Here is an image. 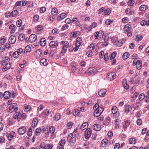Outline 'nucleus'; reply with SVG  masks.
Here are the masks:
<instances>
[{"mask_svg": "<svg viewBox=\"0 0 149 149\" xmlns=\"http://www.w3.org/2000/svg\"><path fill=\"white\" fill-rule=\"evenodd\" d=\"M107 92V90L105 89H102L98 92V95L100 97L104 96Z\"/></svg>", "mask_w": 149, "mask_h": 149, "instance_id": "nucleus-16", "label": "nucleus"}, {"mask_svg": "<svg viewBox=\"0 0 149 149\" xmlns=\"http://www.w3.org/2000/svg\"><path fill=\"white\" fill-rule=\"evenodd\" d=\"M130 125V120H126L123 125V128L124 129H127Z\"/></svg>", "mask_w": 149, "mask_h": 149, "instance_id": "nucleus-23", "label": "nucleus"}, {"mask_svg": "<svg viewBox=\"0 0 149 149\" xmlns=\"http://www.w3.org/2000/svg\"><path fill=\"white\" fill-rule=\"evenodd\" d=\"M91 130L89 128L88 129L86 130L85 132V136L86 139H88L90 138L91 136Z\"/></svg>", "mask_w": 149, "mask_h": 149, "instance_id": "nucleus-8", "label": "nucleus"}, {"mask_svg": "<svg viewBox=\"0 0 149 149\" xmlns=\"http://www.w3.org/2000/svg\"><path fill=\"white\" fill-rule=\"evenodd\" d=\"M11 16L12 17H15L18 14V11L17 10H13L11 13Z\"/></svg>", "mask_w": 149, "mask_h": 149, "instance_id": "nucleus-43", "label": "nucleus"}, {"mask_svg": "<svg viewBox=\"0 0 149 149\" xmlns=\"http://www.w3.org/2000/svg\"><path fill=\"white\" fill-rule=\"evenodd\" d=\"M26 131V127L24 126L19 128L18 130V133L20 134H24Z\"/></svg>", "mask_w": 149, "mask_h": 149, "instance_id": "nucleus-11", "label": "nucleus"}, {"mask_svg": "<svg viewBox=\"0 0 149 149\" xmlns=\"http://www.w3.org/2000/svg\"><path fill=\"white\" fill-rule=\"evenodd\" d=\"M49 131L51 133V134H53L54 131H55V129L54 128L53 126H51L49 127Z\"/></svg>", "mask_w": 149, "mask_h": 149, "instance_id": "nucleus-56", "label": "nucleus"}, {"mask_svg": "<svg viewBox=\"0 0 149 149\" xmlns=\"http://www.w3.org/2000/svg\"><path fill=\"white\" fill-rule=\"evenodd\" d=\"M97 70L94 67H92L90 68L85 72V74L87 75L90 76L93 75L97 72Z\"/></svg>", "mask_w": 149, "mask_h": 149, "instance_id": "nucleus-3", "label": "nucleus"}, {"mask_svg": "<svg viewBox=\"0 0 149 149\" xmlns=\"http://www.w3.org/2000/svg\"><path fill=\"white\" fill-rule=\"evenodd\" d=\"M145 97V95L144 94L141 93L139 96V99L140 100L142 101L143 100Z\"/></svg>", "mask_w": 149, "mask_h": 149, "instance_id": "nucleus-49", "label": "nucleus"}, {"mask_svg": "<svg viewBox=\"0 0 149 149\" xmlns=\"http://www.w3.org/2000/svg\"><path fill=\"white\" fill-rule=\"evenodd\" d=\"M58 45V42L57 41H53L50 42L49 44V47L53 48H57Z\"/></svg>", "mask_w": 149, "mask_h": 149, "instance_id": "nucleus-7", "label": "nucleus"}, {"mask_svg": "<svg viewBox=\"0 0 149 149\" xmlns=\"http://www.w3.org/2000/svg\"><path fill=\"white\" fill-rule=\"evenodd\" d=\"M51 13L54 16H56L58 14V10L56 8H53L52 9Z\"/></svg>", "mask_w": 149, "mask_h": 149, "instance_id": "nucleus-18", "label": "nucleus"}, {"mask_svg": "<svg viewBox=\"0 0 149 149\" xmlns=\"http://www.w3.org/2000/svg\"><path fill=\"white\" fill-rule=\"evenodd\" d=\"M46 8L44 7H41L40 10V12L41 13H44L46 11Z\"/></svg>", "mask_w": 149, "mask_h": 149, "instance_id": "nucleus-64", "label": "nucleus"}, {"mask_svg": "<svg viewBox=\"0 0 149 149\" xmlns=\"http://www.w3.org/2000/svg\"><path fill=\"white\" fill-rule=\"evenodd\" d=\"M38 119L36 118H34L32 122V127H34L35 126H36L38 123Z\"/></svg>", "mask_w": 149, "mask_h": 149, "instance_id": "nucleus-35", "label": "nucleus"}, {"mask_svg": "<svg viewBox=\"0 0 149 149\" xmlns=\"http://www.w3.org/2000/svg\"><path fill=\"white\" fill-rule=\"evenodd\" d=\"M9 41L11 44H14L15 41V37L13 35L10 36L9 38Z\"/></svg>", "mask_w": 149, "mask_h": 149, "instance_id": "nucleus-25", "label": "nucleus"}, {"mask_svg": "<svg viewBox=\"0 0 149 149\" xmlns=\"http://www.w3.org/2000/svg\"><path fill=\"white\" fill-rule=\"evenodd\" d=\"M41 51L40 50L38 49L36 50L35 53V55L37 57H40L41 55Z\"/></svg>", "mask_w": 149, "mask_h": 149, "instance_id": "nucleus-36", "label": "nucleus"}, {"mask_svg": "<svg viewBox=\"0 0 149 149\" xmlns=\"http://www.w3.org/2000/svg\"><path fill=\"white\" fill-rule=\"evenodd\" d=\"M108 143L107 141H105L104 140H102L101 143V145L102 147H105Z\"/></svg>", "mask_w": 149, "mask_h": 149, "instance_id": "nucleus-54", "label": "nucleus"}, {"mask_svg": "<svg viewBox=\"0 0 149 149\" xmlns=\"http://www.w3.org/2000/svg\"><path fill=\"white\" fill-rule=\"evenodd\" d=\"M88 123L87 122H85L83 123L81 127V130H83L86 129L88 127Z\"/></svg>", "mask_w": 149, "mask_h": 149, "instance_id": "nucleus-33", "label": "nucleus"}, {"mask_svg": "<svg viewBox=\"0 0 149 149\" xmlns=\"http://www.w3.org/2000/svg\"><path fill=\"white\" fill-rule=\"evenodd\" d=\"M42 131L41 129L40 128H37L36 129L35 132V135L36 136L39 135Z\"/></svg>", "mask_w": 149, "mask_h": 149, "instance_id": "nucleus-41", "label": "nucleus"}, {"mask_svg": "<svg viewBox=\"0 0 149 149\" xmlns=\"http://www.w3.org/2000/svg\"><path fill=\"white\" fill-rule=\"evenodd\" d=\"M11 66V64L10 63H8L3 67V71H6L8 70L9 69Z\"/></svg>", "mask_w": 149, "mask_h": 149, "instance_id": "nucleus-22", "label": "nucleus"}, {"mask_svg": "<svg viewBox=\"0 0 149 149\" xmlns=\"http://www.w3.org/2000/svg\"><path fill=\"white\" fill-rule=\"evenodd\" d=\"M116 77V75L114 72L108 73L107 75V77L108 80L111 81L114 79Z\"/></svg>", "mask_w": 149, "mask_h": 149, "instance_id": "nucleus-5", "label": "nucleus"}, {"mask_svg": "<svg viewBox=\"0 0 149 149\" xmlns=\"http://www.w3.org/2000/svg\"><path fill=\"white\" fill-rule=\"evenodd\" d=\"M93 129L95 131H100L101 129V126L98 124H95L93 126Z\"/></svg>", "mask_w": 149, "mask_h": 149, "instance_id": "nucleus-20", "label": "nucleus"}, {"mask_svg": "<svg viewBox=\"0 0 149 149\" xmlns=\"http://www.w3.org/2000/svg\"><path fill=\"white\" fill-rule=\"evenodd\" d=\"M147 95L146 96L145 100L146 102L149 101V90L148 91L147 93Z\"/></svg>", "mask_w": 149, "mask_h": 149, "instance_id": "nucleus-57", "label": "nucleus"}, {"mask_svg": "<svg viewBox=\"0 0 149 149\" xmlns=\"http://www.w3.org/2000/svg\"><path fill=\"white\" fill-rule=\"evenodd\" d=\"M19 56L18 52L17 51L15 52L13 54V56L15 58H18Z\"/></svg>", "mask_w": 149, "mask_h": 149, "instance_id": "nucleus-48", "label": "nucleus"}, {"mask_svg": "<svg viewBox=\"0 0 149 149\" xmlns=\"http://www.w3.org/2000/svg\"><path fill=\"white\" fill-rule=\"evenodd\" d=\"M148 8V6L145 5H141L139 7V10L141 11H144Z\"/></svg>", "mask_w": 149, "mask_h": 149, "instance_id": "nucleus-34", "label": "nucleus"}, {"mask_svg": "<svg viewBox=\"0 0 149 149\" xmlns=\"http://www.w3.org/2000/svg\"><path fill=\"white\" fill-rule=\"evenodd\" d=\"M43 29V27L41 25H38L37 27V33H40Z\"/></svg>", "mask_w": 149, "mask_h": 149, "instance_id": "nucleus-39", "label": "nucleus"}, {"mask_svg": "<svg viewBox=\"0 0 149 149\" xmlns=\"http://www.w3.org/2000/svg\"><path fill=\"white\" fill-rule=\"evenodd\" d=\"M111 111L115 116L118 117L119 116V113L117 111V108L116 106H113L111 108Z\"/></svg>", "mask_w": 149, "mask_h": 149, "instance_id": "nucleus-6", "label": "nucleus"}, {"mask_svg": "<svg viewBox=\"0 0 149 149\" xmlns=\"http://www.w3.org/2000/svg\"><path fill=\"white\" fill-rule=\"evenodd\" d=\"M129 56V54L128 52L125 53L123 55V59H127Z\"/></svg>", "mask_w": 149, "mask_h": 149, "instance_id": "nucleus-45", "label": "nucleus"}, {"mask_svg": "<svg viewBox=\"0 0 149 149\" xmlns=\"http://www.w3.org/2000/svg\"><path fill=\"white\" fill-rule=\"evenodd\" d=\"M31 48L30 45H27L25 48V51L26 52H30L31 51Z\"/></svg>", "mask_w": 149, "mask_h": 149, "instance_id": "nucleus-53", "label": "nucleus"}, {"mask_svg": "<svg viewBox=\"0 0 149 149\" xmlns=\"http://www.w3.org/2000/svg\"><path fill=\"white\" fill-rule=\"evenodd\" d=\"M113 22V21H111L110 19H107L105 22V23L107 25H109L111 24V23H112Z\"/></svg>", "mask_w": 149, "mask_h": 149, "instance_id": "nucleus-59", "label": "nucleus"}, {"mask_svg": "<svg viewBox=\"0 0 149 149\" xmlns=\"http://www.w3.org/2000/svg\"><path fill=\"white\" fill-rule=\"evenodd\" d=\"M77 136H78L79 137V136L78 134H77L76 135ZM79 139V138L77 137V138L75 137V136L74 137H73V134L72 133L70 134L68 137L67 140H76V139Z\"/></svg>", "mask_w": 149, "mask_h": 149, "instance_id": "nucleus-13", "label": "nucleus"}, {"mask_svg": "<svg viewBox=\"0 0 149 149\" xmlns=\"http://www.w3.org/2000/svg\"><path fill=\"white\" fill-rule=\"evenodd\" d=\"M71 65L72 67L71 71L72 72H74L76 71L77 69V64L75 62H73L71 64Z\"/></svg>", "mask_w": 149, "mask_h": 149, "instance_id": "nucleus-17", "label": "nucleus"}, {"mask_svg": "<svg viewBox=\"0 0 149 149\" xmlns=\"http://www.w3.org/2000/svg\"><path fill=\"white\" fill-rule=\"evenodd\" d=\"M111 119L109 117H107L104 122V124L105 125H108L110 123Z\"/></svg>", "mask_w": 149, "mask_h": 149, "instance_id": "nucleus-26", "label": "nucleus"}, {"mask_svg": "<svg viewBox=\"0 0 149 149\" xmlns=\"http://www.w3.org/2000/svg\"><path fill=\"white\" fill-rule=\"evenodd\" d=\"M65 143V140H60L59 142V144L60 146L58 147L57 149H63V146Z\"/></svg>", "mask_w": 149, "mask_h": 149, "instance_id": "nucleus-15", "label": "nucleus"}, {"mask_svg": "<svg viewBox=\"0 0 149 149\" xmlns=\"http://www.w3.org/2000/svg\"><path fill=\"white\" fill-rule=\"evenodd\" d=\"M111 10L109 8H107L106 10L104 11V13L105 15H108L111 13Z\"/></svg>", "mask_w": 149, "mask_h": 149, "instance_id": "nucleus-47", "label": "nucleus"}, {"mask_svg": "<svg viewBox=\"0 0 149 149\" xmlns=\"http://www.w3.org/2000/svg\"><path fill=\"white\" fill-rule=\"evenodd\" d=\"M136 67L138 70H139L141 69L142 67V63L139 60L137 61Z\"/></svg>", "mask_w": 149, "mask_h": 149, "instance_id": "nucleus-27", "label": "nucleus"}, {"mask_svg": "<svg viewBox=\"0 0 149 149\" xmlns=\"http://www.w3.org/2000/svg\"><path fill=\"white\" fill-rule=\"evenodd\" d=\"M61 115L60 114L57 113L55 116L54 120L56 121L60 119Z\"/></svg>", "mask_w": 149, "mask_h": 149, "instance_id": "nucleus-50", "label": "nucleus"}, {"mask_svg": "<svg viewBox=\"0 0 149 149\" xmlns=\"http://www.w3.org/2000/svg\"><path fill=\"white\" fill-rule=\"evenodd\" d=\"M66 16V14L64 13H63L59 15L57 17V19L58 21L61 20L62 19L65 18Z\"/></svg>", "mask_w": 149, "mask_h": 149, "instance_id": "nucleus-12", "label": "nucleus"}, {"mask_svg": "<svg viewBox=\"0 0 149 149\" xmlns=\"http://www.w3.org/2000/svg\"><path fill=\"white\" fill-rule=\"evenodd\" d=\"M79 32L78 31H75L71 33L70 34V36L72 37H77V34L79 35Z\"/></svg>", "mask_w": 149, "mask_h": 149, "instance_id": "nucleus-38", "label": "nucleus"}, {"mask_svg": "<svg viewBox=\"0 0 149 149\" xmlns=\"http://www.w3.org/2000/svg\"><path fill=\"white\" fill-rule=\"evenodd\" d=\"M11 96V93L9 91H5L3 94V96L5 99H9Z\"/></svg>", "mask_w": 149, "mask_h": 149, "instance_id": "nucleus-10", "label": "nucleus"}, {"mask_svg": "<svg viewBox=\"0 0 149 149\" xmlns=\"http://www.w3.org/2000/svg\"><path fill=\"white\" fill-rule=\"evenodd\" d=\"M15 133L14 132H12L9 134L7 136L8 140H12L15 139Z\"/></svg>", "mask_w": 149, "mask_h": 149, "instance_id": "nucleus-14", "label": "nucleus"}, {"mask_svg": "<svg viewBox=\"0 0 149 149\" xmlns=\"http://www.w3.org/2000/svg\"><path fill=\"white\" fill-rule=\"evenodd\" d=\"M61 44L63 46L62 47L63 50L61 52V53L64 54L67 51L68 47L69 46V43L67 41H62L61 42Z\"/></svg>", "mask_w": 149, "mask_h": 149, "instance_id": "nucleus-2", "label": "nucleus"}, {"mask_svg": "<svg viewBox=\"0 0 149 149\" xmlns=\"http://www.w3.org/2000/svg\"><path fill=\"white\" fill-rule=\"evenodd\" d=\"M93 109L95 110L93 113L94 116H97V114H101L104 111V108L102 107L99 106L98 103L93 106Z\"/></svg>", "mask_w": 149, "mask_h": 149, "instance_id": "nucleus-1", "label": "nucleus"}, {"mask_svg": "<svg viewBox=\"0 0 149 149\" xmlns=\"http://www.w3.org/2000/svg\"><path fill=\"white\" fill-rule=\"evenodd\" d=\"M25 38V36L22 33L20 34L18 37L20 41L24 40Z\"/></svg>", "mask_w": 149, "mask_h": 149, "instance_id": "nucleus-44", "label": "nucleus"}, {"mask_svg": "<svg viewBox=\"0 0 149 149\" xmlns=\"http://www.w3.org/2000/svg\"><path fill=\"white\" fill-rule=\"evenodd\" d=\"M101 32V34H102V32H103V31H99V32H96L94 33V38L95 39H98V38L99 37V33Z\"/></svg>", "mask_w": 149, "mask_h": 149, "instance_id": "nucleus-46", "label": "nucleus"}, {"mask_svg": "<svg viewBox=\"0 0 149 149\" xmlns=\"http://www.w3.org/2000/svg\"><path fill=\"white\" fill-rule=\"evenodd\" d=\"M123 85L124 88L126 89H128L129 88V86L126 83V80L124 79L123 81Z\"/></svg>", "mask_w": 149, "mask_h": 149, "instance_id": "nucleus-31", "label": "nucleus"}, {"mask_svg": "<svg viewBox=\"0 0 149 149\" xmlns=\"http://www.w3.org/2000/svg\"><path fill=\"white\" fill-rule=\"evenodd\" d=\"M102 33L103 34L102 38L103 39L104 41H108L109 38V37L108 33H104L103 32H102Z\"/></svg>", "mask_w": 149, "mask_h": 149, "instance_id": "nucleus-19", "label": "nucleus"}, {"mask_svg": "<svg viewBox=\"0 0 149 149\" xmlns=\"http://www.w3.org/2000/svg\"><path fill=\"white\" fill-rule=\"evenodd\" d=\"M18 109L17 104L16 103H13L9 107V111L12 113L15 111L16 112Z\"/></svg>", "mask_w": 149, "mask_h": 149, "instance_id": "nucleus-4", "label": "nucleus"}, {"mask_svg": "<svg viewBox=\"0 0 149 149\" xmlns=\"http://www.w3.org/2000/svg\"><path fill=\"white\" fill-rule=\"evenodd\" d=\"M125 112L128 113L130 111L132 110V107L129 105H127L125 106Z\"/></svg>", "mask_w": 149, "mask_h": 149, "instance_id": "nucleus-21", "label": "nucleus"}, {"mask_svg": "<svg viewBox=\"0 0 149 149\" xmlns=\"http://www.w3.org/2000/svg\"><path fill=\"white\" fill-rule=\"evenodd\" d=\"M39 18V16L38 15H36L33 17V20L35 22H37Z\"/></svg>", "mask_w": 149, "mask_h": 149, "instance_id": "nucleus-60", "label": "nucleus"}, {"mask_svg": "<svg viewBox=\"0 0 149 149\" xmlns=\"http://www.w3.org/2000/svg\"><path fill=\"white\" fill-rule=\"evenodd\" d=\"M147 20H144L142 21L140 23L141 25L142 26H144L145 25H147Z\"/></svg>", "mask_w": 149, "mask_h": 149, "instance_id": "nucleus-63", "label": "nucleus"}, {"mask_svg": "<svg viewBox=\"0 0 149 149\" xmlns=\"http://www.w3.org/2000/svg\"><path fill=\"white\" fill-rule=\"evenodd\" d=\"M31 108L29 105L25 104L24 105V110L26 111H29L31 110Z\"/></svg>", "mask_w": 149, "mask_h": 149, "instance_id": "nucleus-30", "label": "nucleus"}, {"mask_svg": "<svg viewBox=\"0 0 149 149\" xmlns=\"http://www.w3.org/2000/svg\"><path fill=\"white\" fill-rule=\"evenodd\" d=\"M49 113V111L48 109H46L42 113V114H44L46 116H48Z\"/></svg>", "mask_w": 149, "mask_h": 149, "instance_id": "nucleus-52", "label": "nucleus"}, {"mask_svg": "<svg viewBox=\"0 0 149 149\" xmlns=\"http://www.w3.org/2000/svg\"><path fill=\"white\" fill-rule=\"evenodd\" d=\"M42 131L45 132L46 135L45 137H47L48 136V135L49 134V130L48 128H42ZM47 138V137L46 139Z\"/></svg>", "mask_w": 149, "mask_h": 149, "instance_id": "nucleus-29", "label": "nucleus"}, {"mask_svg": "<svg viewBox=\"0 0 149 149\" xmlns=\"http://www.w3.org/2000/svg\"><path fill=\"white\" fill-rule=\"evenodd\" d=\"M94 117H96L97 120H100V121H101L103 120L104 119V117H103V116L102 115H101V114L100 115L97 114V116Z\"/></svg>", "mask_w": 149, "mask_h": 149, "instance_id": "nucleus-40", "label": "nucleus"}, {"mask_svg": "<svg viewBox=\"0 0 149 149\" xmlns=\"http://www.w3.org/2000/svg\"><path fill=\"white\" fill-rule=\"evenodd\" d=\"M125 42L124 40L122 39L119 40L116 43V45L118 47L122 46Z\"/></svg>", "mask_w": 149, "mask_h": 149, "instance_id": "nucleus-28", "label": "nucleus"}, {"mask_svg": "<svg viewBox=\"0 0 149 149\" xmlns=\"http://www.w3.org/2000/svg\"><path fill=\"white\" fill-rule=\"evenodd\" d=\"M46 44V40L44 38H42L40 41V44L41 46L44 47Z\"/></svg>", "mask_w": 149, "mask_h": 149, "instance_id": "nucleus-24", "label": "nucleus"}, {"mask_svg": "<svg viewBox=\"0 0 149 149\" xmlns=\"http://www.w3.org/2000/svg\"><path fill=\"white\" fill-rule=\"evenodd\" d=\"M9 28L10 30H16V26L13 24H12L9 26Z\"/></svg>", "mask_w": 149, "mask_h": 149, "instance_id": "nucleus-58", "label": "nucleus"}, {"mask_svg": "<svg viewBox=\"0 0 149 149\" xmlns=\"http://www.w3.org/2000/svg\"><path fill=\"white\" fill-rule=\"evenodd\" d=\"M32 131L31 128H30L28 131V135L29 136H31L32 135Z\"/></svg>", "mask_w": 149, "mask_h": 149, "instance_id": "nucleus-61", "label": "nucleus"}, {"mask_svg": "<svg viewBox=\"0 0 149 149\" xmlns=\"http://www.w3.org/2000/svg\"><path fill=\"white\" fill-rule=\"evenodd\" d=\"M116 55V52H113L111 54V56L110 57V59L111 60H112L115 57Z\"/></svg>", "mask_w": 149, "mask_h": 149, "instance_id": "nucleus-55", "label": "nucleus"}, {"mask_svg": "<svg viewBox=\"0 0 149 149\" xmlns=\"http://www.w3.org/2000/svg\"><path fill=\"white\" fill-rule=\"evenodd\" d=\"M40 63L43 64L44 66H46L48 64L45 58L41 59L40 61Z\"/></svg>", "mask_w": 149, "mask_h": 149, "instance_id": "nucleus-42", "label": "nucleus"}, {"mask_svg": "<svg viewBox=\"0 0 149 149\" xmlns=\"http://www.w3.org/2000/svg\"><path fill=\"white\" fill-rule=\"evenodd\" d=\"M72 123L69 122L67 124V127L68 129H70L72 127Z\"/></svg>", "mask_w": 149, "mask_h": 149, "instance_id": "nucleus-62", "label": "nucleus"}, {"mask_svg": "<svg viewBox=\"0 0 149 149\" xmlns=\"http://www.w3.org/2000/svg\"><path fill=\"white\" fill-rule=\"evenodd\" d=\"M131 29V26L129 24H127L125 25L124 29V31L127 32L130 30Z\"/></svg>", "mask_w": 149, "mask_h": 149, "instance_id": "nucleus-32", "label": "nucleus"}, {"mask_svg": "<svg viewBox=\"0 0 149 149\" xmlns=\"http://www.w3.org/2000/svg\"><path fill=\"white\" fill-rule=\"evenodd\" d=\"M37 39V36L35 34H32L29 36V40L30 42L32 43L35 42Z\"/></svg>", "mask_w": 149, "mask_h": 149, "instance_id": "nucleus-9", "label": "nucleus"}, {"mask_svg": "<svg viewBox=\"0 0 149 149\" xmlns=\"http://www.w3.org/2000/svg\"><path fill=\"white\" fill-rule=\"evenodd\" d=\"M22 21L21 19H19L17 20L16 22L17 26L18 27L21 26L22 23Z\"/></svg>", "mask_w": 149, "mask_h": 149, "instance_id": "nucleus-51", "label": "nucleus"}, {"mask_svg": "<svg viewBox=\"0 0 149 149\" xmlns=\"http://www.w3.org/2000/svg\"><path fill=\"white\" fill-rule=\"evenodd\" d=\"M79 110L75 109L72 111V113L74 116H76L79 115Z\"/></svg>", "mask_w": 149, "mask_h": 149, "instance_id": "nucleus-37", "label": "nucleus"}]
</instances>
